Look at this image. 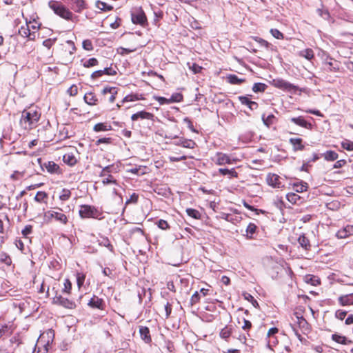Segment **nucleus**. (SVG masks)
I'll use <instances>...</instances> for the list:
<instances>
[{
	"instance_id": "5701e85b",
	"label": "nucleus",
	"mask_w": 353,
	"mask_h": 353,
	"mask_svg": "<svg viewBox=\"0 0 353 353\" xmlns=\"http://www.w3.org/2000/svg\"><path fill=\"white\" fill-rule=\"evenodd\" d=\"M83 99L85 102L90 105H96L98 101L97 97L93 92L86 93L84 95Z\"/></svg>"
},
{
	"instance_id": "a19ab883",
	"label": "nucleus",
	"mask_w": 353,
	"mask_h": 353,
	"mask_svg": "<svg viewBox=\"0 0 353 353\" xmlns=\"http://www.w3.org/2000/svg\"><path fill=\"white\" fill-rule=\"evenodd\" d=\"M99 245L106 247L111 252L113 251V246L110 243V240L106 237H103L101 240L99 241Z\"/></svg>"
},
{
	"instance_id": "c756f323",
	"label": "nucleus",
	"mask_w": 353,
	"mask_h": 353,
	"mask_svg": "<svg viewBox=\"0 0 353 353\" xmlns=\"http://www.w3.org/2000/svg\"><path fill=\"white\" fill-rule=\"evenodd\" d=\"M299 55L305 58L307 60H311L314 58V54L312 49L307 48L299 52Z\"/></svg>"
},
{
	"instance_id": "f03ea898",
	"label": "nucleus",
	"mask_w": 353,
	"mask_h": 353,
	"mask_svg": "<svg viewBox=\"0 0 353 353\" xmlns=\"http://www.w3.org/2000/svg\"><path fill=\"white\" fill-rule=\"evenodd\" d=\"M48 5L56 14L63 19L67 20L72 19V13L61 3L56 1H51L49 2Z\"/></svg>"
},
{
	"instance_id": "5fc2aeb1",
	"label": "nucleus",
	"mask_w": 353,
	"mask_h": 353,
	"mask_svg": "<svg viewBox=\"0 0 353 353\" xmlns=\"http://www.w3.org/2000/svg\"><path fill=\"white\" fill-rule=\"evenodd\" d=\"M72 290V283L69 279H65L64 282L63 292L68 294L70 293Z\"/></svg>"
},
{
	"instance_id": "3c124183",
	"label": "nucleus",
	"mask_w": 353,
	"mask_h": 353,
	"mask_svg": "<svg viewBox=\"0 0 353 353\" xmlns=\"http://www.w3.org/2000/svg\"><path fill=\"white\" fill-rule=\"evenodd\" d=\"M230 334H231L230 329H229L227 327L222 329L220 332L221 337L223 339H228L230 336Z\"/></svg>"
},
{
	"instance_id": "e2e57ef3",
	"label": "nucleus",
	"mask_w": 353,
	"mask_h": 353,
	"mask_svg": "<svg viewBox=\"0 0 353 353\" xmlns=\"http://www.w3.org/2000/svg\"><path fill=\"white\" fill-rule=\"evenodd\" d=\"M346 314L347 312L341 310H337L335 313L336 317L340 320H343L345 317Z\"/></svg>"
},
{
	"instance_id": "f257e3e1",
	"label": "nucleus",
	"mask_w": 353,
	"mask_h": 353,
	"mask_svg": "<svg viewBox=\"0 0 353 353\" xmlns=\"http://www.w3.org/2000/svg\"><path fill=\"white\" fill-rule=\"evenodd\" d=\"M41 117V113L37 110L30 109L22 112L20 124L25 130L34 128Z\"/></svg>"
},
{
	"instance_id": "de8ad7c7",
	"label": "nucleus",
	"mask_w": 353,
	"mask_h": 353,
	"mask_svg": "<svg viewBox=\"0 0 353 353\" xmlns=\"http://www.w3.org/2000/svg\"><path fill=\"white\" fill-rule=\"evenodd\" d=\"M157 225L161 230H168L170 228V225H169L168 223L163 219L159 220L157 222Z\"/></svg>"
},
{
	"instance_id": "9d476101",
	"label": "nucleus",
	"mask_w": 353,
	"mask_h": 353,
	"mask_svg": "<svg viewBox=\"0 0 353 353\" xmlns=\"http://www.w3.org/2000/svg\"><path fill=\"white\" fill-rule=\"evenodd\" d=\"M116 71L113 70L111 67L105 68L103 70H97L91 74V78L92 79H98L99 77H102L104 74L106 75H114L116 74Z\"/></svg>"
},
{
	"instance_id": "6e6d98bb",
	"label": "nucleus",
	"mask_w": 353,
	"mask_h": 353,
	"mask_svg": "<svg viewBox=\"0 0 353 353\" xmlns=\"http://www.w3.org/2000/svg\"><path fill=\"white\" fill-rule=\"evenodd\" d=\"M112 142V138H110V137H104V138H101V139H99L97 141H96V145H99L101 143H106V144H109Z\"/></svg>"
},
{
	"instance_id": "bf43d9fd",
	"label": "nucleus",
	"mask_w": 353,
	"mask_h": 353,
	"mask_svg": "<svg viewBox=\"0 0 353 353\" xmlns=\"http://www.w3.org/2000/svg\"><path fill=\"white\" fill-rule=\"evenodd\" d=\"M138 99H139V98L136 95L129 94L123 98V99L122 100V103L128 102V101H137Z\"/></svg>"
},
{
	"instance_id": "4468645a",
	"label": "nucleus",
	"mask_w": 353,
	"mask_h": 353,
	"mask_svg": "<svg viewBox=\"0 0 353 353\" xmlns=\"http://www.w3.org/2000/svg\"><path fill=\"white\" fill-rule=\"evenodd\" d=\"M353 234V225H347L336 232L338 239H345Z\"/></svg>"
},
{
	"instance_id": "6ab92c4d",
	"label": "nucleus",
	"mask_w": 353,
	"mask_h": 353,
	"mask_svg": "<svg viewBox=\"0 0 353 353\" xmlns=\"http://www.w3.org/2000/svg\"><path fill=\"white\" fill-rule=\"evenodd\" d=\"M175 145H181L182 147L185 148L192 149L196 145V143L194 141L191 139L180 138L179 140L175 143Z\"/></svg>"
},
{
	"instance_id": "cd10ccee",
	"label": "nucleus",
	"mask_w": 353,
	"mask_h": 353,
	"mask_svg": "<svg viewBox=\"0 0 353 353\" xmlns=\"http://www.w3.org/2000/svg\"><path fill=\"white\" fill-rule=\"evenodd\" d=\"M262 120L265 125L269 127L270 125L273 124L276 120V117L274 114H262Z\"/></svg>"
},
{
	"instance_id": "c03bdc74",
	"label": "nucleus",
	"mask_w": 353,
	"mask_h": 353,
	"mask_svg": "<svg viewBox=\"0 0 353 353\" xmlns=\"http://www.w3.org/2000/svg\"><path fill=\"white\" fill-rule=\"evenodd\" d=\"M341 146L343 149L348 151H353V142L349 140H345L341 143Z\"/></svg>"
},
{
	"instance_id": "7c9ffc66",
	"label": "nucleus",
	"mask_w": 353,
	"mask_h": 353,
	"mask_svg": "<svg viewBox=\"0 0 353 353\" xmlns=\"http://www.w3.org/2000/svg\"><path fill=\"white\" fill-rule=\"evenodd\" d=\"M322 156L327 161H334L338 159V154L332 150L327 151L326 152L322 154Z\"/></svg>"
},
{
	"instance_id": "680f3d73",
	"label": "nucleus",
	"mask_w": 353,
	"mask_h": 353,
	"mask_svg": "<svg viewBox=\"0 0 353 353\" xmlns=\"http://www.w3.org/2000/svg\"><path fill=\"white\" fill-rule=\"evenodd\" d=\"M170 161L171 162H178L183 160H186L187 157L185 155L177 156V157H170Z\"/></svg>"
},
{
	"instance_id": "39448f33",
	"label": "nucleus",
	"mask_w": 353,
	"mask_h": 353,
	"mask_svg": "<svg viewBox=\"0 0 353 353\" xmlns=\"http://www.w3.org/2000/svg\"><path fill=\"white\" fill-rule=\"evenodd\" d=\"M131 19L133 23L142 26L147 23L146 16L141 8H135L131 12Z\"/></svg>"
},
{
	"instance_id": "a211bd4d",
	"label": "nucleus",
	"mask_w": 353,
	"mask_h": 353,
	"mask_svg": "<svg viewBox=\"0 0 353 353\" xmlns=\"http://www.w3.org/2000/svg\"><path fill=\"white\" fill-rule=\"evenodd\" d=\"M139 333L141 339L147 343L151 342L152 339L150 334V330L148 327L145 326H140L139 327Z\"/></svg>"
},
{
	"instance_id": "8fccbe9b",
	"label": "nucleus",
	"mask_w": 353,
	"mask_h": 353,
	"mask_svg": "<svg viewBox=\"0 0 353 353\" xmlns=\"http://www.w3.org/2000/svg\"><path fill=\"white\" fill-rule=\"evenodd\" d=\"M67 93L72 97L76 96L78 93V88L76 85H72L67 90Z\"/></svg>"
},
{
	"instance_id": "2f4dec72",
	"label": "nucleus",
	"mask_w": 353,
	"mask_h": 353,
	"mask_svg": "<svg viewBox=\"0 0 353 353\" xmlns=\"http://www.w3.org/2000/svg\"><path fill=\"white\" fill-rule=\"evenodd\" d=\"M256 225L254 223H250L246 228V236L248 239H252L253 234L256 232Z\"/></svg>"
},
{
	"instance_id": "bb28decb",
	"label": "nucleus",
	"mask_w": 353,
	"mask_h": 353,
	"mask_svg": "<svg viewBox=\"0 0 353 353\" xmlns=\"http://www.w3.org/2000/svg\"><path fill=\"white\" fill-rule=\"evenodd\" d=\"M294 188L296 192H303L307 191L308 188V184L303 181L294 183Z\"/></svg>"
},
{
	"instance_id": "774afa93",
	"label": "nucleus",
	"mask_w": 353,
	"mask_h": 353,
	"mask_svg": "<svg viewBox=\"0 0 353 353\" xmlns=\"http://www.w3.org/2000/svg\"><path fill=\"white\" fill-rule=\"evenodd\" d=\"M260 45L263 47H265V48H269L270 46V44L265 40L261 39V38H256L255 39Z\"/></svg>"
},
{
	"instance_id": "b1692460",
	"label": "nucleus",
	"mask_w": 353,
	"mask_h": 353,
	"mask_svg": "<svg viewBox=\"0 0 353 353\" xmlns=\"http://www.w3.org/2000/svg\"><path fill=\"white\" fill-rule=\"evenodd\" d=\"M72 1V9L77 12H80L85 8V3L83 0H71Z\"/></svg>"
},
{
	"instance_id": "ddd939ff",
	"label": "nucleus",
	"mask_w": 353,
	"mask_h": 353,
	"mask_svg": "<svg viewBox=\"0 0 353 353\" xmlns=\"http://www.w3.org/2000/svg\"><path fill=\"white\" fill-rule=\"evenodd\" d=\"M46 214H48L49 216L54 218L57 221L63 224H66L68 222L67 216L60 212L48 211Z\"/></svg>"
},
{
	"instance_id": "6e6552de",
	"label": "nucleus",
	"mask_w": 353,
	"mask_h": 353,
	"mask_svg": "<svg viewBox=\"0 0 353 353\" xmlns=\"http://www.w3.org/2000/svg\"><path fill=\"white\" fill-rule=\"evenodd\" d=\"M53 303L68 309H72L75 307L74 302L69 300L67 298L62 297L61 296H56L54 297Z\"/></svg>"
},
{
	"instance_id": "338daca9",
	"label": "nucleus",
	"mask_w": 353,
	"mask_h": 353,
	"mask_svg": "<svg viewBox=\"0 0 353 353\" xmlns=\"http://www.w3.org/2000/svg\"><path fill=\"white\" fill-rule=\"evenodd\" d=\"M183 122L188 125V128L191 131L196 132L195 129L194 128L193 123L189 118H188V117L184 118Z\"/></svg>"
},
{
	"instance_id": "49530a36",
	"label": "nucleus",
	"mask_w": 353,
	"mask_h": 353,
	"mask_svg": "<svg viewBox=\"0 0 353 353\" xmlns=\"http://www.w3.org/2000/svg\"><path fill=\"white\" fill-rule=\"evenodd\" d=\"M244 296H245V299L246 300H248V301H250L254 307L258 308L259 307V305L256 299H254V298L251 294L246 293L244 295Z\"/></svg>"
},
{
	"instance_id": "052dcab7",
	"label": "nucleus",
	"mask_w": 353,
	"mask_h": 353,
	"mask_svg": "<svg viewBox=\"0 0 353 353\" xmlns=\"http://www.w3.org/2000/svg\"><path fill=\"white\" fill-rule=\"evenodd\" d=\"M102 183L104 185L109 184V183L117 184V181L115 179H114V178L112 175H108V178H105L103 179Z\"/></svg>"
},
{
	"instance_id": "9b49d317",
	"label": "nucleus",
	"mask_w": 353,
	"mask_h": 353,
	"mask_svg": "<svg viewBox=\"0 0 353 353\" xmlns=\"http://www.w3.org/2000/svg\"><path fill=\"white\" fill-rule=\"evenodd\" d=\"M88 305L92 308H97L99 310H103L105 306L104 301L97 296H93V297L89 301Z\"/></svg>"
},
{
	"instance_id": "4d7b16f0",
	"label": "nucleus",
	"mask_w": 353,
	"mask_h": 353,
	"mask_svg": "<svg viewBox=\"0 0 353 353\" xmlns=\"http://www.w3.org/2000/svg\"><path fill=\"white\" fill-rule=\"evenodd\" d=\"M32 232V226L30 225H26L23 230H22V234L24 236H28L29 234H30Z\"/></svg>"
},
{
	"instance_id": "473e14b6",
	"label": "nucleus",
	"mask_w": 353,
	"mask_h": 353,
	"mask_svg": "<svg viewBox=\"0 0 353 353\" xmlns=\"http://www.w3.org/2000/svg\"><path fill=\"white\" fill-rule=\"evenodd\" d=\"M228 81L231 84H241L245 81V79L239 78L235 74H229L227 77Z\"/></svg>"
},
{
	"instance_id": "603ef678",
	"label": "nucleus",
	"mask_w": 353,
	"mask_h": 353,
	"mask_svg": "<svg viewBox=\"0 0 353 353\" xmlns=\"http://www.w3.org/2000/svg\"><path fill=\"white\" fill-rule=\"evenodd\" d=\"M82 46L83 49H85V50L90 51L93 50L92 43L89 39L84 40L82 43Z\"/></svg>"
},
{
	"instance_id": "c9c22d12",
	"label": "nucleus",
	"mask_w": 353,
	"mask_h": 353,
	"mask_svg": "<svg viewBox=\"0 0 353 353\" xmlns=\"http://www.w3.org/2000/svg\"><path fill=\"white\" fill-rule=\"evenodd\" d=\"M267 85L263 83H255L252 87L254 92H263L267 88Z\"/></svg>"
},
{
	"instance_id": "0e129e2a",
	"label": "nucleus",
	"mask_w": 353,
	"mask_h": 353,
	"mask_svg": "<svg viewBox=\"0 0 353 353\" xmlns=\"http://www.w3.org/2000/svg\"><path fill=\"white\" fill-rule=\"evenodd\" d=\"M200 299V295L198 292H195L191 297V305L196 304Z\"/></svg>"
},
{
	"instance_id": "0eeeda50",
	"label": "nucleus",
	"mask_w": 353,
	"mask_h": 353,
	"mask_svg": "<svg viewBox=\"0 0 353 353\" xmlns=\"http://www.w3.org/2000/svg\"><path fill=\"white\" fill-rule=\"evenodd\" d=\"M97 210L94 207L88 205H81L79 210V214L82 218H94L97 216Z\"/></svg>"
},
{
	"instance_id": "a18cd8bd",
	"label": "nucleus",
	"mask_w": 353,
	"mask_h": 353,
	"mask_svg": "<svg viewBox=\"0 0 353 353\" xmlns=\"http://www.w3.org/2000/svg\"><path fill=\"white\" fill-rule=\"evenodd\" d=\"M71 196V192L68 189H63L62 192L59 196V199L61 201H66L68 200Z\"/></svg>"
},
{
	"instance_id": "f8f14e48",
	"label": "nucleus",
	"mask_w": 353,
	"mask_h": 353,
	"mask_svg": "<svg viewBox=\"0 0 353 353\" xmlns=\"http://www.w3.org/2000/svg\"><path fill=\"white\" fill-rule=\"evenodd\" d=\"M290 121L292 123H295L296 125L305 128L306 129L311 130L312 128V123L305 121L303 117H292L290 119Z\"/></svg>"
},
{
	"instance_id": "58836bf2",
	"label": "nucleus",
	"mask_w": 353,
	"mask_h": 353,
	"mask_svg": "<svg viewBox=\"0 0 353 353\" xmlns=\"http://www.w3.org/2000/svg\"><path fill=\"white\" fill-rule=\"evenodd\" d=\"M305 281L306 283H310L312 285H316L319 284V279L316 276L312 275L305 276Z\"/></svg>"
},
{
	"instance_id": "c85d7f7f",
	"label": "nucleus",
	"mask_w": 353,
	"mask_h": 353,
	"mask_svg": "<svg viewBox=\"0 0 353 353\" xmlns=\"http://www.w3.org/2000/svg\"><path fill=\"white\" fill-rule=\"evenodd\" d=\"M48 194L45 192L39 191L34 196V200L38 203H47Z\"/></svg>"
},
{
	"instance_id": "79ce46f5",
	"label": "nucleus",
	"mask_w": 353,
	"mask_h": 353,
	"mask_svg": "<svg viewBox=\"0 0 353 353\" xmlns=\"http://www.w3.org/2000/svg\"><path fill=\"white\" fill-rule=\"evenodd\" d=\"M98 60L96 58H90L83 63V67L90 68L98 65Z\"/></svg>"
},
{
	"instance_id": "a878e982",
	"label": "nucleus",
	"mask_w": 353,
	"mask_h": 353,
	"mask_svg": "<svg viewBox=\"0 0 353 353\" xmlns=\"http://www.w3.org/2000/svg\"><path fill=\"white\" fill-rule=\"evenodd\" d=\"M112 127L110 125H108L107 123H99L94 125L93 128V130L94 132H101V131H108L110 130Z\"/></svg>"
},
{
	"instance_id": "412c9836",
	"label": "nucleus",
	"mask_w": 353,
	"mask_h": 353,
	"mask_svg": "<svg viewBox=\"0 0 353 353\" xmlns=\"http://www.w3.org/2000/svg\"><path fill=\"white\" fill-rule=\"evenodd\" d=\"M339 301L343 306L353 305V294L341 296L339 298Z\"/></svg>"
},
{
	"instance_id": "4be33fe9",
	"label": "nucleus",
	"mask_w": 353,
	"mask_h": 353,
	"mask_svg": "<svg viewBox=\"0 0 353 353\" xmlns=\"http://www.w3.org/2000/svg\"><path fill=\"white\" fill-rule=\"evenodd\" d=\"M219 174L225 176L229 175L230 178H237L238 173L236 172L235 168L228 169V168H219L218 170Z\"/></svg>"
},
{
	"instance_id": "1a4fd4ad",
	"label": "nucleus",
	"mask_w": 353,
	"mask_h": 353,
	"mask_svg": "<svg viewBox=\"0 0 353 353\" xmlns=\"http://www.w3.org/2000/svg\"><path fill=\"white\" fill-rule=\"evenodd\" d=\"M280 179V176L276 174H269L266 178L268 183L270 185L276 188H281L283 187V185L281 184Z\"/></svg>"
},
{
	"instance_id": "dca6fc26",
	"label": "nucleus",
	"mask_w": 353,
	"mask_h": 353,
	"mask_svg": "<svg viewBox=\"0 0 353 353\" xmlns=\"http://www.w3.org/2000/svg\"><path fill=\"white\" fill-rule=\"evenodd\" d=\"M102 94L104 95L110 94L108 101L113 103L115 100V95L117 94V88L116 87H105L102 90Z\"/></svg>"
},
{
	"instance_id": "4c0bfd02",
	"label": "nucleus",
	"mask_w": 353,
	"mask_h": 353,
	"mask_svg": "<svg viewBox=\"0 0 353 353\" xmlns=\"http://www.w3.org/2000/svg\"><path fill=\"white\" fill-rule=\"evenodd\" d=\"M63 160L65 163H67L70 165H73L77 162L75 157L73 155H71L69 154H65L63 156Z\"/></svg>"
},
{
	"instance_id": "09e8293b",
	"label": "nucleus",
	"mask_w": 353,
	"mask_h": 353,
	"mask_svg": "<svg viewBox=\"0 0 353 353\" xmlns=\"http://www.w3.org/2000/svg\"><path fill=\"white\" fill-rule=\"evenodd\" d=\"M270 33L274 38L277 39H283L284 37L283 34L277 29H271Z\"/></svg>"
},
{
	"instance_id": "f704fd0d",
	"label": "nucleus",
	"mask_w": 353,
	"mask_h": 353,
	"mask_svg": "<svg viewBox=\"0 0 353 353\" xmlns=\"http://www.w3.org/2000/svg\"><path fill=\"white\" fill-rule=\"evenodd\" d=\"M96 7L103 11H110L113 9L112 6L108 5L106 3L101 1L96 2Z\"/></svg>"
},
{
	"instance_id": "72a5a7b5",
	"label": "nucleus",
	"mask_w": 353,
	"mask_h": 353,
	"mask_svg": "<svg viewBox=\"0 0 353 353\" xmlns=\"http://www.w3.org/2000/svg\"><path fill=\"white\" fill-rule=\"evenodd\" d=\"M185 211L187 214L193 219H200L201 217V213L197 210L193 208H187Z\"/></svg>"
},
{
	"instance_id": "13d9d810",
	"label": "nucleus",
	"mask_w": 353,
	"mask_h": 353,
	"mask_svg": "<svg viewBox=\"0 0 353 353\" xmlns=\"http://www.w3.org/2000/svg\"><path fill=\"white\" fill-rule=\"evenodd\" d=\"M138 195L136 193H133L129 199H128L125 202V205H128L131 203H136L138 201Z\"/></svg>"
},
{
	"instance_id": "2eb2a0df",
	"label": "nucleus",
	"mask_w": 353,
	"mask_h": 353,
	"mask_svg": "<svg viewBox=\"0 0 353 353\" xmlns=\"http://www.w3.org/2000/svg\"><path fill=\"white\" fill-rule=\"evenodd\" d=\"M289 142L292 145L294 151H302L305 149V145L303 144V140L301 138H290Z\"/></svg>"
},
{
	"instance_id": "864d4df0",
	"label": "nucleus",
	"mask_w": 353,
	"mask_h": 353,
	"mask_svg": "<svg viewBox=\"0 0 353 353\" xmlns=\"http://www.w3.org/2000/svg\"><path fill=\"white\" fill-rule=\"evenodd\" d=\"M169 99L170 103L180 102L183 99V96L179 93H175L172 94Z\"/></svg>"
},
{
	"instance_id": "69168bd1",
	"label": "nucleus",
	"mask_w": 353,
	"mask_h": 353,
	"mask_svg": "<svg viewBox=\"0 0 353 353\" xmlns=\"http://www.w3.org/2000/svg\"><path fill=\"white\" fill-rule=\"evenodd\" d=\"M190 69H191L194 74H197L201 71L202 67L199 66L196 63H192V65L190 66Z\"/></svg>"
},
{
	"instance_id": "aec40b11",
	"label": "nucleus",
	"mask_w": 353,
	"mask_h": 353,
	"mask_svg": "<svg viewBox=\"0 0 353 353\" xmlns=\"http://www.w3.org/2000/svg\"><path fill=\"white\" fill-rule=\"evenodd\" d=\"M332 339L340 344L342 345H347L352 343L351 340L347 339L345 336L338 334H334L332 335Z\"/></svg>"
},
{
	"instance_id": "423d86ee",
	"label": "nucleus",
	"mask_w": 353,
	"mask_h": 353,
	"mask_svg": "<svg viewBox=\"0 0 353 353\" xmlns=\"http://www.w3.org/2000/svg\"><path fill=\"white\" fill-rule=\"evenodd\" d=\"M37 161L41 166L42 170H44V168L47 170V171L50 174H60V168L59 166L55 163L54 161H48L44 163H42V161L41 158L37 159Z\"/></svg>"
},
{
	"instance_id": "f3484780",
	"label": "nucleus",
	"mask_w": 353,
	"mask_h": 353,
	"mask_svg": "<svg viewBox=\"0 0 353 353\" xmlns=\"http://www.w3.org/2000/svg\"><path fill=\"white\" fill-rule=\"evenodd\" d=\"M153 114L152 113L145 112V111H140L132 115L131 119L132 121H137L139 119H152L153 117Z\"/></svg>"
},
{
	"instance_id": "7ed1b4c3",
	"label": "nucleus",
	"mask_w": 353,
	"mask_h": 353,
	"mask_svg": "<svg viewBox=\"0 0 353 353\" xmlns=\"http://www.w3.org/2000/svg\"><path fill=\"white\" fill-rule=\"evenodd\" d=\"M271 85L285 92L295 94L299 90V87L294 85L283 79H274L271 81Z\"/></svg>"
},
{
	"instance_id": "393cba45",
	"label": "nucleus",
	"mask_w": 353,
	"mask_h": 353,
	"mask_svg": "<svg viewBox=\"0 0 353 353\" xmlns=\"http://www.w3.org/2000/svg\"><path fill=\"white\" fill-rule=\"evenodd\" d=\"M298 242L299 245L305 250H309L310 249L311 245L310 243V241L304 234L301 235L299 237Z\"/></svg>"
},
{
	"instance_id": "e433bc0d",
	"label": "nucleus",
	"mask_w": 353,
	"mask_h": 353,
	"mask_svg": "<svg viewBox=\"0 0 353 353\" xmlns=\"http://www.w3.org/2000/svg\"><path fill=\"white\" fill-rule=\"evenodd\" d=\"M30 28L28 24L21 26L19 30V34L23 37H27L30 35Z\"/></svg>"
},
{
	"instance_id": "ea45409f",
	"label": "nucleus",
	"mask_w": 353,
	"mask_h": 353,
	"mask_svg": "<svg viewBox=\"0 0 353 353\" xmlns=\"http://www.w3.org/2000/svg\"><path fill=\"white\" fill-rule=\"evenodd\" d=\"M85 279V275L83 273L77 272V283L79 290L83 286Z\"/></svg>"
},
{
	"instance_id": "20e7f679",
	"label": "nucleus",
	"mask_w": 353,
	"mask_h": 353,
	"mask_svg": "<svg viewBox=\"0 0 353 353\" xmlns=\"http://www.w3.org/2000/svg\"><path fill=\"white\" fill-rule=\"evenodd\" d=\"M212 160L218 165H231L236 162V159L223 152H216Z\"/></svg>"
},
{
	"instance_id": "37998d69",
	"label": "nucleus",
	"mask_w": 353,
	"mask_h": 353,
	"mask_svg": "<svg viewBox=\"0 0 353 353\" xmlns=\"http://www.w3.org/2000/svg\"><path fill=\"white\" fill-rule=\"evenodd\" d=\"M286 197H287V199L292 203H296L297 202L298 200L300 199V196L295 194V193H288L287 195H286Z\"/></svg>"
}]
</instances>
